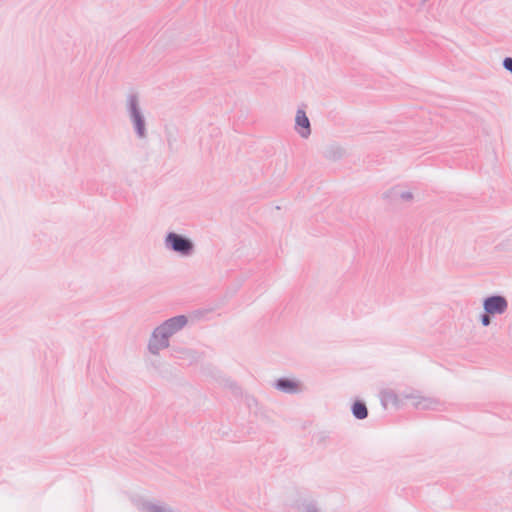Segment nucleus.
<instances>
[{
	"label": "nucleus",
	"instance_id": "13",
	"mask_svg": "<svg viewBox=\"0 0 512 512\" xmlns=\"http://www.w3.org/2000/svg\"><path fill=\"white\" fill-rule=\"evenodd\" d=\"M344 154L345 151L340 146H330L325 152L326 157L331 160L340 159L344 156Z\"/></svg>",
	"mask_w": 512,
	"mask_h": 512
},
{
	"label": "nucleus",
	"instance_id": "15",
	"mask_svg": "<svg viewBox=\"0 0 512 512\" xmlns=\"http://www.w3.org/2000/svg\"><path fill=\"white\" fill-rule=\"evenodd\" d=\"M503 68L512 74V57H506L502 62Z\"/></svg>",
	"mask_w": 512,
	"mask_h": 512
},
{
	"label": "nucleus",
	"instance_id": "9",
	"mask_svg": "<svg viewBox=\"0 0 512 512\" xmlns=\"http://www.w3.org/2000/svg\"><path fill=\"white\" fill-rule=\"evenodd\" d=\"M383 198L392 202H409L413 199V194L400 186H395L383 193Z\"/></svg>",
	"mask_w": 512,
	"mask_h": 512
},
{
	"label": "nucleus",
	"instance_id": "12",
	"mask_svg": "<svg viewBox=\"0 0 512 512\" xmlns=\"http://www.w3.org/2000/svg\"><path fill=\"white\" fill-rule=\"evenodd\" d=\"M352 414L356 419L363 420L368 416L366 404L362 401H355L352 405Z\"/></svg>",
	"mask_w": 512,
	"mask_h": 512
},
{
	"label": "nucleus",
	"instance_id": "4",
	"mask_svg": "<svg viewBox=\"0 0 512 512\" xmlns=\"http://www.w3.org/2000/svg\"><path fill=\"white\" fill-rule=\"evenodd\" d=\"M130 500L138 512H182L176 506L143 494H133Z\"/></svg>",
	"mask_w": 512,
	"mask_h": 512
},
{
	"label": "nucleus",
	"instance_id": "5",
	"mask_svg": "<svg viewBox=\"0 0 512 512\" xmlns=\"http://www.w3.org/2000/svg\"><path fill=\"white\" fill-rule=\"evenodd\" d=\"M402 397L406 401H410L411 405L419 410H435L441 406V401L438 398L424 395L415 389L403 390Z\"/></svg>",
	"mask_w": 512,
	"mask_h": 512
},
{
	"label": "nucleus",
	"instance_id": "1",
	"mask_svg": "<svg viewBox=\"0 0 512 512\" xmlns=\"http://www.w3.org/2000/svg\"><path fill=\"white\" fill-rule=\"evenodd\" d=\"M187 324V316L177 315L155 326L147 340L148 353L152 356H159L163 350L170 347L171 338L182 331Z\"/></svg>",
	"mask_w": 512,
	"mask_h": 512
},
{
	"label": "nucleus",
	"instance_id": "11",
	"mask_svg": "<svg viewBox=\"0 0 512 512\" xmlns=\"http://www.w3.org/2000/svg\"><path fill=\"white\" fill-rule=\"evenodd\" d=\"M382 401L384 404H392L395 407H399L403 404L404 401H406L402 397V392L396 393L393 390H385L382 392Z\"/></svg>",
	"mask_w": 512,
	"mask_h": 512
},
{
	"label": "nucleus",
	"instance_id": "3",
	"mask_svg": "<svg viewBox=\"0 0 512 512\" xmlns=\"http://www.w3.org/2000/svg\"><path fill=\"white\" fill-rule=\"evenodd\" d=\"M164 248L179 257L189 258L195 253L193 240L183 234L168 232L163 240Z\"/></svg>",
	"mask_w": 512,
	"mask_h": 512
},
{
	"label": "nucleus",
	"instance_id": "16",
	"mask_svg": "<svg viewBox=\"0 0 512 512\" xmlns=\"http://www.w3.org/2000/svg\"><path fill=\"white\" fill-rule=\"evenodd\" d=\"M304 512H318V510L313 506H309L305 509Z\"/></svg>",
	"mask_w": 512,
	"mask_h": 512
},
{
	"label": "nucleus",
	"instance_id": "2",
	"mask_svg": "<svg viewBox=\"0 0 512 512\" xmlns=\"http://www.w3.org/2000/svg\"><path fill=\"white\" fill-rule=\"evenodd\" d=\"M125 112L133 132L139 140L148 137V122L146 110L137 93H129L125 99Z\"/></svg>",
	"mask_w": 512,
	"mask_h": 512
},
{
	"label": "nucleus",
	"instance_id": "10",
	"mask_svg": "<svg viewBox=\"0 0 512 512\" xmlns=\"http://www.w3.org/2000/svg\"><path fill=\"white\" fill-rule=\"evenodd\" d=\"M173 356L176 359L187 362L188 364L197 363L201 359V354L198 351L183 347L174 348Z\"/></svg>",
	"mask_w": 512,
	"mask_h": 512
},
{
	"label": "nucleus",
	"instance_id": "7",
	"mask_svg": "<svg viewBox=\"0 0 512 512\" xmlns=\"http://www.w3.org/2000/svg\"><path fill=\"white\" fill-rule=\"evenodd\" d=\"M294 130L302 139H308L312 133L311 122L304 109L298 108L296 111Z\"/></svg>",
	"mask_w": 512,
	"mask_h": 512
},
{
	"label": "nucleus",
	"instance_id": "6",
	"mask_svg": "<svg viewBox=\"0 0 512 512\" xmlns=\"http://www.w3.org/2000/svg\"><path fill=\"white\" fill-rule=\"evenodd\" d=\"M508 300L505 296L493 294L485 297L482 301L483 310L493 316L502 315L508 310Z\"/></svg>",
	"mask_w": 512,
	"mask_h": 512
},
{
	"label": "nucleus",
	"instance_id": "14",
	"mask_svg": "<svg viewBox=\"0 0 512 512\" xmlns=\"http://www.w3.org/2000/svg\"><path fill=\"white\" fill-rule=\"evenodd\" d=\"M493 315L491 313L483 310V313L480 314L479 320L483 327H488L492 322Z\"/></svg>",
	"mask_w": 512,
	"mask_h": 512
},
{
	"label": "nucleus",
	"instance_id": "8",
	"mask_svg": "<svg viewBox=\"0 0 512 512\" xmlns=\"http://www.w3.org/2000/svg\"><path fill=\"white\" fill-rule=\"evenodd\" d=\"M274 387L286 394H299L304 390L301 381L291 378H279L276 380Z\"/></svg>",
	"mask_w": 512,
	"mask_h": 512
}]
</instances>
